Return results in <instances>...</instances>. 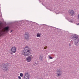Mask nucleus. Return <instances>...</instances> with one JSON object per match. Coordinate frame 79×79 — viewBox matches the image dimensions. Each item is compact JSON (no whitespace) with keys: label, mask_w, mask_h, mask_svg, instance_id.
Returning a JSON list of instances; mask_svg holds the SVG:
<instances>
[{"label":"nucleus","mask_w":79,"mask_h":79,"mask_svg":"<svg viewBox=\"0 0 79 79\" xmlns=\"http://www.w3.org/2000/svg\"><path fill=\"white\" fill-rule=\"evenodd\" d=\"M31 52H32L31 49L29 48V47L27 46L24 48V52L22 53L23 55H24L25 56H28L26 58V61L27 63H29L34 58V56L31 55Z\"/></svg>","instance_id":"obj_1"},{"label":"nucleus","mask_w":79,"mask_h":79,"mask_svg":"<svg viewBox=\"0 0 79 79\" xmlns=\"http://www.w3.org/2000/svg\"><path fill=\"white\" fill-rule=\"evenodd\" d=\"M2 27L3 23L0 22V37L2 35H3V34H6L10 31L9 28L8 27H5L2 29Z\"/></svg>","instance_id":"obj_2"},{"label":"nucleus","mask_w":79,"mask_h":79,"mask_svg":"<svg viewBox=\"0 0 79 79\" xmlns=\"http://www.w3.org/2000/svg\"><path fill=\"white\" fill-rule=\"evenodd\" d=\"M56 74L57 77H58L61 76V75L62 74V70L61 69H57Z\"/></svg>","instance_id":"obj_3"},{"label":"nucleus","mask_w":79,"mask_h":79,"mask_svg":"<svg viewBox=\"0 0 79 79\" xmlns=\"http://www.w3.org/2000/svg\"><path fill=\"white\" fill-rule=\"evenodd\" d=\"M30 36V35L29 32H26L24 34V39L26 40H29Z\"/></svg>","instance_id":"obj_4"},{"label":"nucleus","mask_w":79,"mask_h":79,"mask_svg":"<svg viewBox=\"0 0 79 79\" xmlns=\"http://www.w3.org/2000/svg\"><path fill=\"white\" fill-rule=\"evenodd\" d=\"M73 39L75 42V45H77L79 42V38L76 35H74L73 37Z\"/></svg>","instance_id":"obj_5"},{"label":"nucleus","mask_w":79,"mask_h":79,"mask_svg":"<svg viewBox=\"0 0 79 79\" xmlns=\"http://www.w3.org/2000/svg\"><path fill=\"white\" fill-rule=\"evenodd\" d=\"M10 50L11 52L12 53H15L16 52V47L14 46L12 47L10 49Z\"/></svg>","instance_id":"obj_6"},{"label":"nucleus","mask_w":79,"mask_h":79,"mask_svg":"<svg viewBox=\"0 0 79 79\" xmlns=\"http://www.w3.org/2000/svg\"><path fill=\"white\" fill-rule=\"evenodd\" d=\"M31 77L30 75L27 73H25L24 75V79H29Z\"/></svg>","instance_id":"obj_7"},{"label":"nucleus","mask_w":79,"mask_h":79,"mask_svg":"<svg viewBox=\"0 0 79 79\" xmlns=\"http://www.w3.org/2000/svg\"><path fill=\"white\" fill-rule=\"evenodd\" d=\"M2 69L4 71H8V64H4L2 67Z\"/></svg>","instance_id":"obj_8"},{"label":"nucleus","mask_w":79,"mask_h":79,"mask_svg":"<svg viewBox=\"0 0 79 79\" xmlns=\"http://www.w3.org/2000/svg\"><path fill=\"white\" fill-rule=\"evenodd\" d=\"M69 15L70 16H73L74 14V11L72 10H70L69 12Z\"/></svg>","instance_id":"obj_9"},{"label":"nucleus","mask_w":79,"mask_h":79,"mask_svg":"<svg viewBox=\"0 0 79 79\" xmlns=\"http://www.w3.org/2000/svg\"><path fill=\"white\" fill-rule=\"evenodd\" d=\"M44 57V55L43 54H40L39 56V60L40 61H42L43 58Z\"/></svg>","instance_id":"obj_10"},{"label":"nucleus","mask_w":79,"mask_h":79,"mask_svg":"<svg viewBox=\"0 0 79 79\" xmlns=\"http://www.w3.org/2000/svg\"><path fill=\"white\" fill-rule=\"evenodd\" d=\"M37 37H41V33H38L36 35Z\"/></svg>","instance_id":"obj_11"},{"label":"nucleus","mask_w":79,"mask_h":79,"mask_svg":"<svg viewBox=\"0 0 79 79\" xmlns=\"http://www.w3.org/2000/svg\"><path fill=\"white\" fill-rule=\"evenodd\" d=\"M20 77H23V73H20Z\"/></svg>","instance_id":"obj_12"},{"label":"nucleus","mask_w":79,"mask_h":79,"mask_svg":"<svg viewBox=\"0 0 79 79\" xmlns=\"http://www.w3.org/2000/svg\"><path fill=\"white\" fill-rule=\"evenodd\" d=\"M49 59H53V57L50 56H49Z\"/></svg>","instance_id":"obj_13"},{"label":"nucleus","mask_w":79,"mask_h":79,"mask_svg":"<svg viewBox=\"0 0 79 79\" xmlns=\"http://www.w3.org/2000/svg\"><path fill=\"white\" fill-rule=\"evenodd\" d=\"M18 77L19 78V79H21V77L19 76H18Z\"/></svg>","instance_id":"obj_14"},{"label":"nucleus","mask_w":79,"mask_h":79,"mask_svg":"<svg viewBox=\"0 0 79 79\" xmlns=\"http://www.w3.org/2000/svg\"><path fill=\"white\" fill-rule=\"evenodd\" d=\"M47 48V47L46 46V47H45L44 48V49H46Z\"/></svg>","instance_id":"obj_15"},{"label":"nucleus","mask_w":79,"mask_h":79,"mask_svg":"<svg viewBox=\"0 0 79 79\" xmlns=\"http://www.w3.org/2000/svg\"><path fill=\"white\" fill-rule=\"evenodd\" d=\"M69 22H70L71 23H73V21L72 20H70Z\"/></svg>","instance_id":"obj_16"},{"label":"nucleus","mask_w":79,"mask_h":79,"mask_svg":"<svg viewBox=\"0 0 79 79\" xmlns=\"http://www.w3.org/2000/svg\"><path fill=\"white\" fill-rule=\"evenodd\" d=\"M12 32V31H10V32Z\"/></svg>","instance_id":"obj_17"},{"label":"nucleus","mask_w":79,"mask_h":79,"mask_svg":"<svg viewBox=\"0 0 79 79\" xmlns=\"http://www.w3.org/2000/svg\"><path fill=\"white\" fill-rule=\"evenodd\" d=\"M69 46H71V44H69Z\"/></svg>","instance_id":"obj_18"},{"label":"nucleus","mask_w":79,"mask_h":79,"mask_svg":"<svg viewBox=\"0 0 79 79\" xmlns=\"http://www.w3.org/2000/svg\"><path fill=\"white\" fill-rule=\"evenodd\" d=\"M78 25H79V23L77 24Z\"/></svg>","instance_id":"obj_19"}]
</instances>
